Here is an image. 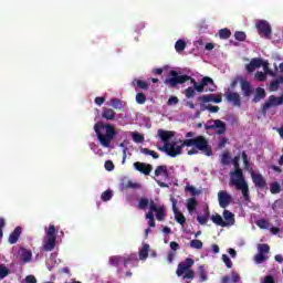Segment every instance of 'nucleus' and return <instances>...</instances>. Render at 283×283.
I'll return each instance as SVG.
<instances>
[{
  "label": "nucleus",
  "mask_w": 283,
  "mask_h": 283,
  "mask_svg": "<svg viewBox=\"0 0 283 283\" xmlns=\"http://www.w3.org/2000/svg\"><path fill=\"white\" fill-rule=\"evenodd\" d=\"M158 136L164 143V147L160 148V150L166 151L171 158L180 156V154H182V148L185 147H196L198 151H201L206 156H213V149L211 148V145H209V140L202 135L195 137V139L179 140V146L176 145V142L169 143V140L174 138V132L159 129Z\"/></svg>",
  "instance_id": "1"
},
{
  "label": "nucleus",
  "mask_w": 283,
  "mask_h": 283,
  "mask_svg": "<svg viewBox=\"0 0 283 283\" xmlns=\"http://www.w3.org/2000/svg\"><path fill=\"white\" fill-rule=\"evenodd\" d=\"M231 165H233L234 170L230 171V178H244V172L240 168V155L232 158Z\"/></svg>",
  "instance_id": "10"
},
{
  "label": "nucleus",
  "mask_w": 283,
  "mask_h": 283,
  "mask_svg": "<svg viewBox=\"0 0 283 283\" xmlns=\"http://www.w3.org/2000/svg\"><path fill=\"white\" fill-rule=\"evenodd\" d=\"M264 65V60L260 57H253L249 64L245 65V70L248 74H253L254 70H258V67H262Z\"/></svg>",
  "instance_id": "15"
},
{
  "label": "nucleus",
  "mask_w": 283,
  "mask_h": 283,
  "mask_svg": "<svg viewBox=\"0 0 283 283\" xmlns=\"http://www.w3.org/2000/svg\"><path fill=\"white\" fill-rule=\"evenodd\" d=\"M135 101L138 105H145L147 103V95L145 93H137Z\"/></svg>",
  "instance_id": "39"
},
{
  "label": "nucleus",
  "mask_w": 283,
  "mask_h": 283,
  "mask_svg": "<svg viewBox=\"0 0 283 283\" xmlns=\"http://www.w3.org/2000/svg\"><path fill=\"white\" fill-rule=\"evenodd\" d=\"M205 129H218L217 134L220 136L227 132V124L220 119L209 120Z\"/></svg>",
  "instance_id": "8"
},
{
  "label": "nucleus",
  "mask_w": 283,
  "mask_h": 283,
  "mask_svg": "<svg viewBox=\"0 0 283 283\" xmlns=\"http://www.w3.org/2000/svg\"><path fill=\"white\" fill-rule=\"evenodd\" d=\"M142 154H145V156H151L155 160L160 158V155L158 153L150 150L148 148H140Z\"/></svg>",
  "instance_id": "35"
},
{
  "label": "nucleus",
  "mask_w": 283,
  "mask_h": 283,
  "mask_svg": "<svg viewBox=\"0 0 283 283\" xmlns=\"http://www.w3.org/2000/svg\"><path fill=\"white\" fill-rule=\"evenodd\" d=\"M262 283H275V279H273V275H268Z\"/></svg>",
  "instance_id": "62"
},
{
  "label": "nucleus",
  "mask_w": 283,
  "mask_h": 283,
  "mask_svg": "<svg viewBox=\"0 0 283 283\" xmlns=\"http://www.w3.org/2000/svg\"><path fill=\"white\" fill-rule=\"evenodd\" d=\"M108 105H111V107H113L114 109H118L119 112H123L124 109L123 101H120L119 98L109 99Z\"/></svg>",
  "instance_id": "29"
},
{
  "label": "nucleus",
  "mask_w": 283,
  "mask_h": 283,
  "mask_svg": "<svg viewBox=\"0 0 283 283\" xmlns=\"http://www.w3.org/2000/svg\"><path fill=\"white\" fill-rule=\"evenodd\" d=\"M270 90L271 92H277L280 90V83L275 81H272L270 84Z\"/></svg>",
  "instance_id": "54"
},
{
  "label": "nucleus",
  "mask_w": 283,
  "mask_h": 283,
  "mask_svg": "<svg viewBox=\"0 0 283 283\" xmlns=\"http://www.w3.org/2000/svg\"><path fill=\"white\" fill-rule=\"evenodd\" d=\"M263 98H266V91L263 87L254 88V97L252 98V103H260V101H263Z\"/></svg>",
  "instance_id": "22"
},
{
  "label": "nucleus",
  "mask_w": 283,
  "mask_h": 283,
  "mask_svg": "<svg viewBox=\"0 0 283 283\" xmlns=\"http://www.w3.org/2000/svg\"><path fill=\"white\" fill-rule=\"evenodd\" d=\"M218 200L219 207H221V209H227V207L231 205V195H229V192L226 190H221L218 192Z\"/></svg>",
  "instance_id": "12"
},
{
  "label": "nucleus",
  "mask_w": 283,
  "mask_h": 283,
  "mask_svg": "<svg viewBox=\"0 0 283 283\" xmlns=\"http://www.w3.org/2000/svg\"><path fill=\"white\" fill-rule=\"evenodd\" d=\"M151 205V202H149V199L147 198H142L137 205V208L140 210H145L147 209V207H149Z\"/></svg>",
  "instance_id": "41"
},
{
  "label": "nucleus",
  "mask_w": 283,
  "mask_h": 283,
  "mask_svg": "<svg viewBox=\"0 0 283 283\" xmlns=\"http://www.w3.org/2000/svg\"><path fill=\"white\" fill-rule=\"evenodd\" d=\"M101 198H102L103 202H109V200H112V198H114V192L108 189V190L102 192Z\"/></svg>",
  "instance_id": "37"
},
{
  "label": "nucleus",
  "mask_w": 283,
  "mask_h": 283,
  "mask_svg": "<svg viewBox=\"0 0 283 283\" xmlns=\"http://www.w3.org/2000/svg\"><path fill=\"white\" fill-rule=\"evenodd\" d=\"M198 273H199L200 282H207L208 276H207V271L205 270V265H200L198 268Z\"/></svg>",
  "instance_id": "40"
},
{
  "label": "nucleus",
  "mask_w": 283,
  "mask_h": 283,
  "mask_svg": "<svg viewBox=\"0 0 283 283\" xmlns=\"http://www.w3.org/2000/svg\"><path fill=\"white\" fill-rule=\"evenodd\" d=\"M186 98H193L196 96V88L189 86L184 91Z\"/></svg>",
  "instance_id": "45"
},
{
  "label": "nucleus",
  "mask_w": 283,
  "mask_h": 283,
  "mask_svg": "<svg viewBox=\"0 0 283 283\" xmlns=\"http://www.w3.org/2000/svg\"><path fill=\"white\" fill-rule=\"evenodd\" d=\"M210 217H211V211H209V208L207 207L205 209L203 216H197V221L199 222V224L205 226L209 222Z\"/></svg>",
  "instance_id": "26"
},
{
  "label": "nucleus",
  "mask_w": 283,
  "mask_h": 283,
  "mask_svg": "<svg viewBox=\"0 0 283 283\" xmlns=\"http://www.w3.org/2000/svg\"><path fill=\"white\" fill-rule=\"evenodd\" d=\"M222 261L224 262L227 269H232V268H233V262L231 261V259L229 258V255L223 254V255H222Z\"/></svg>",
  "instance_id": "49"
},
{
  "label": "nucleus",
  "mask_w": 283,
  "mask_h": 283,
  "mask_svg": "<svg viewBox=\"0 0 283 283\" xmlns=\"http://www.w3.org/2000/svg\"><path fill=\"white\" fill-rule=\"evenodd\" d=\"M187 209L189 213H193V211L198 209V200L196 199V197H191L187 200Z\"/></svg>",
  "instance_id": "28"
},
{
  "label": "nucleus",
  "mask_w": 283,
  "mask_h": 283,
  "mask_svg": "<svg viewBox=\"0 0 283 283\" xmlns=\"http://www.w3.org/2000/svg\"><path fill=\"white\" fill-rule=\"evenodd\" d=\"M253 182L258 189H266V179L253 178Z\"/></svg>",
  "instance_id": "33"
},
{
  "label": "nucleus",
  "mask_w": 283,
  "mask_h": 283,
  "mask_svg": "<svg viewBox=\"0 0 283 283\" xmlns=\"http://www.w3.org/2000/svg\"><path fill=\"white\" fill-rule=\"evenodd\" d=\"M231 281H232L233 283L240 282V274H238V272H235V271H232V272H231Z\"/></svg>",
  "instance_id": "56"
},
{
  "label": "nucleus",
  "mask_w": 283,
  "mask_h": 283,
  "mask_svg": "<svg viewBox=\"0 0 283 283\" xmlns=\"http://www.w3.org/2000/svg\"><path fill=\"white\" fill-rule=\"evenodd\" d=\"M180 99H178L177 96H170L168 99V105H178Z\"/></svg>",
  "instance_id": "57"
},
{
  "label": "nucleus",
  "mask_w": 283,
  "mask_h": 283,
  "mask_svg": "<svg viewBox=\"0 0 283 283\" xmlns=\"http://www.w3.org/2000/svg\"><path fill=\"white\" fill-rule=\"evenodd\" d=\"M190 247H191V249H198V250H200V249H202L203 243H202L200 240L195 239V240H191V241H190Z\"/></svg>",
  "instance_id": "46"
},
{
  "label": "nucleus",
  "mask_w": 283,
  "mask_h": 283,
  "mask_svg": "<svg viewBox=\"0 0 283 283\" xmlns=\"http://www.w3.org/2000/svg\"><path fill=\"white\" fill-rule=\"evenodd\" d=\"M265 260L266 256L260 252L254 256V261L256 262V264H262V262H264Z\"/></svg>",
  "instance_id": "52"
},
{
  "label": "nucleus",
  "mask_w": 283,
  "mask_h": 283,
  "mask_svg": "<svg viewBox=\"0 0 283 283\" xmlns=\"http://www.w3.org/2000/svg\"><path fill=\"white\" fill-rule=\"evenodd\" d=\"M132 138L134 143H145V136L140 135V133L138 132L132 133Z\"/></svg>",
  "instance_id": "43"
},
{
  "label": "nucleus",
  "mask_w": 283,
  "mask_h": 283,
  "mask_svg": "<svg viewBox=\"0 0 283 283\" xmlns=\"http://www.w3.org/2000/svg\"><path fill=\"white\" fill-rule=\"evenodd\" d=\"M256 227H259V229H269V221H266V219H260L256 221Z\"/></svg>",
  "instance_id": "48"
},
{
  "label": "nucleus",
  "mask_w": 283,
  "mask_h": 283,
  "mask_svg": "<svg viewBox=\"0 0 283 283\" xmlns=\"http://www.w3.org/2000/svg\"><path fill=\"white\" fill-rule=\"evenodd\" d=\"M21 233H23V228L17 227L9 235V244H17L19 238H21Z\"/></svg>",
  "instance_id": "21"
},
{
  "label": "nucleus",
  "mask_w": 283,
  "mask_h": 283,
  "mask_svg": "<svg viewBox=\"0 0 283 283\" xmlns=\"http://www.w3.org/2000/svg\"><path fill=\"white\" fill-rule=\"evenodd\" d=\"M124 266H138V254L130 253L129 255L123 258Z\"/></svg>",
  "instance_id": "20"
},
{
  "label": "nucleus",
  "mask_w": 283,
  "mask_h": 283,
  "mask_svg": "<svg viewBox=\"0 0 283 283\" xmlns=\"http://www.w3.org/2000/svg\"><path fill=\"white\" fill-rule=\"evenodd\" d=\"M234 39L237 40V41H247V33H244V31H237L235 33H234Z\"/></svg>",
  "instance_id": "47"
},
{
  "label": "nucleus",
  "mask_w": 283,
  "mask_h": 283,
  "mask_svg": "<svg viewBox=\"0 0 283 283\" xmlns=\"http://www.w3.org/2000/svg\"><path fill=\"white\" fill-rule=\"evenodd\" d=\"M25 282L27 283H36V277H34V275H28L25 277Z\"/></svg>",
  "instance_id": "63"
},
{
  "label": "nucleus",
  "mask_w": 283,
  "mask_h": 283,
  "mask_svg": "<svg viewBox=\"0 0 283 283\" xmlns=\"http://www.w3.org/2000/svg\"><path fill=\"white\" fill-rule=\"evenodd\" d=\"M102 118H104L105 120H115L116 111L108 107H104L102 111Z\"/></svg>",
  "instance_id": "23"
},
{
  "label": "nucleus",
  "mask_w": 283,
  "mask_h": 283,
  "mask_svg": "<svg viewBox=\"0 0 283 283\" xmlns=\"http://www.w3.org/2000/svg\"><path fill=\"white\" fill-rule=\"evenodd\" d=\"M94 132L102 147H111L112 140L116 138V128H114V125L112 124H104L103 122H97L94 125Z\"/></svg>",
  "instance_id": "3"
},
{
  "label": "nucleus",
  "mask_w": 283,
  "mask_h": 283,
  "mask_svg": "<svg viewBox=\"0 0 283 283\" xmlns=\"http://www.w3.org/2000/svg\"><path fill=\"white\" fill-rule=\"evenodd\" d=\"M240 88L243 98H251V96L255 94V87L251 85V82L247 81L245 78H241Z\"/></svg>",
  "instance_id": "7"
},
{
  "label": "nucleus",
  "mask_w": 283,
  "mask_h": 283,
  "mask_svg": "<svg viewBox=\"0 0 283 283\" xmlns=\"http://www.w3.org/2000/svg\"><path fill=\"white\" fill-rule=\"evenodd\" d=\"M228 140L229 139H227V137L221 138L219 142V145H218L219 149H223V147H226Z\"/></svg>",
  "instance_id": "60"
},
{
  "label": "nucleus",
  "mask_w": 283,
  "mask_h": 283,
  "mask_svg": "<svg viewBox=\"0 0 283 283\" xmlns=\"http://www.w3.org/2000/svg\"><path fill=\"white\" fill-rule=\"evenodd\" d=\"M10 275V269H8L4 264H0V280H4Z\"/></svg>",
  "instance_id": "42"
},
{
  "label": "nucleus",
  "mask_w": 283,
  "mask_h": 283,
  "mask_svg": "<svg viewBox=\"0 0 283 283\" xmlns=\"http://www.w3.org/2000/svg\"><path fill=\"white\" fill-rule=\"evenodd\" d=\"M142 186L138 182L128 181L125 189H140Z\"/></svg>",
  "instance_id": "51"
},
{
  "label": "nucleus",
  "mask_w": 283,
  "mask_h": 283,
  "mask_svg": "<svg viewBox=\"0 0 283 283\" xmlns=\"http://www.w3.org/2000/svg\"><path fill=\"white\" fill-rule=\"evenodd\" d=\"M105 103V97H95V104L96 105H103Z\"/></svg>",
  "instance_id": "64"
},
{
  "label": "nucleus",
  "mask_w": 283,
  "mask_h": 283,
  "mask_svg": "<svg viewBox=\"0 0 283 283\" xmlns=\"http://www.w3.org/2000/svg\"><path fill=\"white\" fill-rule=\"evenodd\" d=\"M19 256H20L21 262H23L24 264H28V263L32 262V250H28L25 248H20Z\"/></svg>",
  "instance_id": "19"
},
{
  "label": "nucleus",
  "mask_w": 283,
  "mask_h": 283,
  "mask_svg": "<svg viewBox=\"0 0 283 283\" xmlns=\"http://www.w3.org/2000/svg\"><path fill=\"white\" fill-rule=\"evenodd\" d=\"M255 78L261 82L266 81V73L259 71L255 73Z\"/></svg>",
  "instance_id": "55"
},
{
  "label": "nucleus",
  "mask_w": 283,
  "mask_h": 283,
  "mask_svg": "<svg viewBox=\"0 0 283 283\" xmlns=\"http://www.w3.org/2000/svg\"><path fill=\"white\" fill-rule=\"evenodd\" d=\"M224 97L228 103L233 105V107H242V97L240 96V93L227 91Z\"/></svg>",
  "instance_id": "9"
},
{
  "label": "nucleus",
  "mask_w": 283,
  "mask_h": 283,
  "mask_svg": "<svg viewBox=\"0 0 283 283\" xmlns=\"http://www.w3.org/2000/svg\"><path fill=\"white\" fill-rule=\"evenodd\" d=\"M186 190L190 191V193H192V196H198V189H196V187H193V186H187Z\"/></svg>",
  "instance_id": "59"
},
{
  "label": "nucleus",
  "mask_w": 283,
  "mask_h": 283,
  "mask_svg": "<svg viewBox=\"0 0 283 283\" xmlns=\"http://www.w3.org/2000/svg\"><path fill=\"white\" fill-rule=\"evenodd\" d=\"M232 160L233 159L231 158V153H229L228 150L223 151L220 155V165H222V167H229Z\"/></svg>",
  "instance_id": "25"
},
{
  "label": "nucleus",
  "mask_w": 283,
  "mask_h": 283,
  "mask_svg": "<svg viewBox=\"0 0 283 283\" xmlns=\"http://www.w3.org/2000/svg\"><path fill=\"white\" fill-rule=\"evenodd\" d=\"M172 202V211L175 213V220L176 222H178V224H181V227L185 226V222H187V218H185V214H182V212L178 211V207H176V205H178V201H176V199H171Z\"/></svg>",
  "instance_id": "16"
},
{
  "label": "nucleus",
  "mask_w": 283,
  "mask_h": 283,
  "mask_svg": "<svg viewBox=\"0 0 283 283\" xmlns=\"http://www.w3.org/2000/svg\"><path fill=\"white\" fill-rule=\"evenodd\" d=\"M46 237L43 240V251L46 253L50 251H54L56 247V227L54 224H50L49 228L45 229Z\"/></svg>",
  "instance_id": "4"
},
{
  "label": "nucleus",
  "mask_w": 283,
  "mask_h": 283,
  "mask_svg": "<svg viewBox=\"0 0 283 283\" xmlns=\"http://www.w3.org/2000/svg\"><path fill=\"white\" fill-rule=\"evenodd\" d=\"M134 167L137 171H140V174H144V176H149V174H151V169H154V167L151 165H147L145 163H140V161H136L134 164Z\"/></svg>",
  "instance_id": "18"
},
{
  "label": "nucleus",
  "mask_w": 283,
  "mask_h": 283,
  "mask_svg": "<svg viewBox=\"0 0 283 283\" xmlns=\"http://www.w3.org/2000/svg\"><path fill=\"white\" fill-rule=\"evenodd\" d=\"M170 249L174 253H176V251H178L180 249V244H178V242H176V241H171Z\"/></svg>",
  "instance_id": "58"
},
{
  "label": "nucleus",
  "mask_w": 283,
  "mask_h": 283,
  "mask_svg": "<svg viewBox=\"0 0 283 283\" xmlns=\"http://www.w3.org/2000/svg\"><path fill=\"white\" fill-rule=\"evenodd\" d=\"M174 258H176V252H168L167 261L169 262V264H171V262H174Z\"/></svg>",
  "instance_id": "61"
},
{
  "label": "nucleus",
  "mask_w": 283,
  "mask_h": 283,
  "mask_svg": "<svg viewBox=\"0 0 283 283\" xmlns=\"http://www.w3.org/2000/svg\"><path fill=\"white\" fill-rule=\"evenodd\" d=\"M155 176L160 177L163 176V178H174V168H167V166L163 165V166H158L155 169Z\"/></svg>",
  "instance_id": "13"
},
{
  "label": "nucleus",
  "mask_w": 283,
  "mask_h": 283,
  "mask_svg": "<svg viewBox=\"0 0 283 283\" xmlns=\"http://www.w3.org/2000/svg\"><path fill=\"white\" fill-rule=\"evenodd\" d=\"M187 81H190V83L193 84V88L199 94H202V92H205L206 87H208L206 90V92H216V90H218L216 82H213V78H211L209 76L202 77L201 82L198 84L196 82V78H193L187 74L181 75L176 70L169 71V77H167L164 81V83H165V85H167V87H169L170 90H174V88L178 87V85H184V83H187Z\"/></svg>",
  "instance_id": "2"
},
{
  "label": "nucleus",
  "mask_w": 283,
  "mask_h": 283,
  "mask_svg": "<svg viewBox=\"0 0 283 283\" xmlns=\"http://www.w3.org/2000/svg\"><path fill=\"white\" fill-rule=\"evenodd\" d=\"M192 264L193 259L190 258L186 259L184 262H180L176 270V275H178V277H181V275H185V273H187V271L191 268Z\"/></svg>",
  "instance_id": "11"
},
{
  "label": "nucleus",
  "mask_w": 283,
  "mask_h": 283,
  "mask_svg": "<svg viewBox=\"0 0 283 283\" xmlns=\"http://www.w3.org/2000/svg\"><path fill=\"white\" fill-rule=\"evenodd\" d=\"M219 38L222 40L231 39V30L227 28L219 30Z\"/></svg>",
  "instance_id": "38"
},
{
  "label": "nucleus",
  "mask_w": 283,
  "mask_h": 283,
  "mask_svg": "<svg viewBox=\"0 0 283 283\" xmlns=\"http://www.w3.org/2000/svg\"><path fill=\"white\" fill-rule=\"evenodd\" d=\"M223 220H226L224 222L228 224V227H233V224H235V214L229 210H224Z\"/></svg>",
  "instance_id": "24"
},
{
  "label": "nucleus",
  "mask_w": 283,
  "mask_h": 283,
  "mask_svg": "<svg viewBox=\"0 0 283 283\" xmlns=\"http://www.w3.org/2000/svg\"><path fill=\"white\" fill-rule=\"evenodd\" d=\"M133 87H139V90H149V83L143 80H134L132 82Z\"/></svg>",
  "instance_id": "31"
},
{
  "label": "nucleus",
  "mask_w": 283,
  "mask_h": 283,
  "mask_svg": "<svg viewBox=\"0 0 283 283\" xmlns=\"http://www.w3.org/2000/svg\"><path fill=\"white\" fill-rule=\"evenodd\" d=\"M199 103H222L221 94H208L198 97Z\"/></svg>",
  "instance_id": "14"
},
{
  "label": "nucleus",
  "mask_w": 283,
  "mask_h": 283,
  "mask_svg": "<svg viewBox=\"0 0 283 283\" xmlns=\"http://www.w3.org/2000/svg\"><path fill=\"white\" fill-rule=\"evenodd\" d=\"M187 48V42L185 40H178L175 43V50L176 52H185V49Z\"/></svg>",
  "instance_id": "36"
},
{
  "label": "nucleus",
  "mask_w": 283,
  "mask_h": 283,
  "mask_svg": "<svg viewBox=\"0 0 283 283\" xmlns=\"http://www.w3.org/2000/svg\"><path fill=\"white\" fill-rule=\"evenodd\" d=\"M211 220L214 224H217L218 227H229V223H227L224 221V219H222V216L220 214H213L211 217Z\"/></svg>",
  "instance_id": "30"
},
{
  "label": "nucleus",
  "mask_w": 283,
  "mask_h": 283,
  "mask_svg": "<svg viewBox=\"0 0 283 283\" xmlns=\"http://www.w3.org/2000/svg\"><path fill=\"white\" fill-rule=\"evenodd\" d=\"M150 209H151V211H155L156 218L159 222H163V220H165V216H167V213L165 212V208L157 207L156 202H154V200H151L150 201Z\"/></svg>",
  "instance_id": "17"
},
{
  "label": "nucleus",
  "mask_w": 283,
  "mask_h": 283,
  "mask_svg": "<svg viewBox=\"0 0 283 283\" xmlns=\"http://www.w3.org/2000/svg\"><path fill=\"white\" fill-rule=\"evenodd\" d=\"M120 262H124L122 255H113L108 260V264H111V266H115V268H118Z\"/></svg>",
  "instance_id": "32"
},
{
  "label": "nucleus",
  "mask_w": 283,
  "mask_h": 283,
  "mask_svg": "<svg viewBox=\"0 0 283 283\" xmlns=\"http://www.w3.org/2000/svg\"><path fill=\"white\" fill-rule=\"evenodd\" d=\"M104 167H105L106 171H114V161L106 160L104 164Z\"/></svg>",
  "instance_id": "53"
},
{
  "label": "nucleus",
  "mask_w": 283,
  "mask_h": 283,
  "mask_svg": "<svg viewBox=\"0 0 283 283\" xmlns=\"http://www.w3.org/2000/svg\"><path fill=\"white\" fill-rule=\"evenodd\" d=\"M255 28L260 34V36H264V39H271V34H273V30L271 29V24L266 20H259L255 23Z\"/></svg>",
  "instance_id": "6"
},
{
  "label": "nucleus",
  "mask_w": 283,
  "mask_h": 283,
  "mask_svg": "<svg viewBox=\"0 0 283 283\" xmlns=\"http://www.w3.org/2000/svg\"><path fill=\"white\" fill-rule=\"evenodd\" d=\"M270 191L271 193L273 195H276V193H281L282 191V186L280 185V182L277 181H274L270 185Z\"/></svg>",
  "instance_id": "34"
},
{
  "label": "nucleus",
  "mask_w": 283,
  "mask_h": 283,
  "mask_svg": "<svg viewBox=\"0 0 283 283\" xmlns=\"http://www.w3.org/2000/svg\"><path fill=\"white\" fill-rule=\"evenodd\" d=\"M258 251L259 253L264 255V253H270L271 247H269V244L266 243H261L258 245Z\"/></svg>",
  "instance_id": "44"
},
{
  "label": "nucleus",
  "mask_w": 283,
  "mask_h": 283,
  "mask_svg": "<svg viewBox=\"0 0 283 283\" xmlns=\"http://www.w3.org/2000/svg\"><path fill=\"white\" fill-rule=\"evenodd\" d=\"M147 258H149V244L144 243L142 249L139 250V260H142V262H145Z\"/></svg>",
  "instance_id": "27"
},
{
  "label": "nucleus",
  "mask_w": 283,
  "mask_h": 283,
  "mask_svg": "<svg viewBox=\"0 0 283 283\" xmlns=\"http://www.w3.org/2000/svg\"><path fill=\"white\" fill-rule=\"evenodd\" d=\"M230 186L235 187L238 191H241L245 202H251V196H249V184H247L244 178H231Z\"/></svg>",
  "instance_id": "5"
},
{
  "label": "nucleus",
  "mask_w": 283,
  "mask_h": 283,
  "mask_svg": "<svg viewBox=\"0 0 283 283\" xmlns=\"http://www.w3.org/2000/svg\"><path fill=\"white\" fill-rule=\"evenodd\" d=\"M184 280H193L196 277V273L193 270L189 269L188 271L184 272Z\"/></svg>",
  "instance_id": "50"
}]
</instances>
